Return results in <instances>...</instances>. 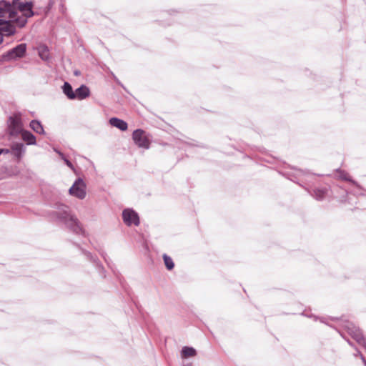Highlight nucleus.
<instances>
[{"mask_svg": "<svg viewBox=\"0 0 366 366\" xmlns=\"http://www.w3.org/2000/svg\"><path fill=\"white\" fill-rule=\"evenodd\" d=\"M26 152V148L22 143H14L11 147V154L20 161Z\"/></svg>", "mask_w": 366, "mask_h": 366, "instance_id": "10", "label": "nucleus"}, {"mask_svg": "<svg viewBox=\"0 0 366 366\" xmlns=\"http://www.w3.org/2000/svg\"><path fill=\"white\" fill-rule=\"evenodd\" d=\"M86 185L84 181L81 178H78L69 188V193L73 197L83 199L86 195Z\"/></svg>", "mask_w": 366, "mask_h": 366, "instance_id": "3", "label": "nucleus"}, {"mask_svg": "<svg viewBox=\"0 0 366 366\" xmlns=\"http://www.w3.org/2000/svg\"><path fill=\"white\" fill-rule=\"evenodd\" d=\"M304 174H305V172H304L303 171H302V170H300V169H299V170H297V174L298 176H302V175H303Z\"/></svg>", "mask_w": 366, "mask_h": 366, "instance_id": "27", "label": "nucleus"}, {"mask_svg": "<svg viewBox=\"0 0 366 366\" xmlns=\"http://www.w3.org/2000/svg\"><path fill=\"white\" fill-rule=\"evenodd\" d=\"M11 152V149H0V155L1 154H9Z\"/></svg>", "mask_w": 366, "mask_h": 366, "instance_id": "25", "label": "nucleus"}, {"mask_svg": "<svg viewBox=\"0 0 366 366\" xmlns=\"http://www.w3.org/2000/svg\"><path fill=\"white\" fill-rule=\"evenodd\" d=\"M109 123L112 127L118 128L121 131H126L128 128L127 123L119 118L112 117L109 119Z\"/></svg>", "mask_w": 366, "mask_h": 366, "instance_id": "11", "label": "nucleus"}, {"mask_svg": "<svg viewBox=\"0 0 366 366\" xmlns=\"http://www.w3.org/2000/svg\"><path fill=\"white\" fill-rule=\"evenodd\" d=\"M62 90L64 94L69 99H76V94L75 92L73 91L72 86L71 84L68 82H64Z\"/></svg>", "mask_w": 366, "mask_h": 366, "instance_id": "14", "label": "nucleus"}, {"mask_svg": "<svg viewBox=\"0 0 366 366\" xmlns=\"http://www.w3.org/2000/svg\"><path fill=\"white\" fill-rule=\"evenodd\" d=\"M54 151L59 154V156L61 157V159H64L66 158L64 154L62 152H61L59 150H58L57 149L54 148Z\"/></svg>", "mask_w": 366, "mask_h": 366, "instance_id": "22", "label": "nucleus"}, {"mask_svg": "<svg viewBox=\"0 0 366 366\" xmlns=\"http://www.w3.org/2000/svg\"><path fill=\"white\" fill-rule=\"evenodd\" d=\"M327 189H316L314 191V197L317 200H322L327 194Z\"/></svg>", "mask_w": 366, "mask_h": 366, "instance_id": "18", "label": "nucleus"}, {"mask_svg": "<svg viewBox=\"0 0 366 366\" xmlns=\"http://www.w3.org/2000/svg\"><path fill=\"white\" fill-rule=\"evenodd\" d=\"M56 219L64 223L72 232L80 234L82 232L81 227L77 218L71 213L68 206L61 204L58 210L54 212Z\"/></svg>", "mask_w": 366, "mask_h": 366, "instance_id": "2", "label": "nucleus"}, {"mask_svg": "<svg viewBox=\"0 0 366 366\" xmlns=\"http://www.w3.org/2000/svg\"><path fill=\"white\" fill-rule=\"evenodd\" d=\"M54 151L59 154V156L61 157V159H64L66 158L64 154L62 152H61L59 150H58L57 149L54 148Z\"/></svg>", "mask_w": 366, "mask_h": 366, "instance_id": "24", "label": "nucleus"}, {"mask_svg": "<svg viewBox=\"0 0 366 366\" xmlns=\"http://www.w3.org/2000/svg\"><path fill=\"white\" fill-rule=\"evenodd\" d=\"M76 94V99H78L79 100H82L86 99L90 95V91L89 89L85 86L81 85L80 87L76 89L75 91Z\"/></svg>", "mask_w": 366, "mask_h": 366, "instance_id": "12", "label": "nucleus"}, {"mask_svg": "<svg viewBox=\"0 0 366 366\" xmlns=\"http://www.w3.org/2000/svg\"><path fill=\"white\" fill-rule=\"evenodd\" d=\"M74 74L75 76H79L80 74V72L79 71H75Z\"/></svg>", "mask_w": 366, "mask_h": 366, "instance_id": "29", "label": "nucleus"}, {"mask_svg": "<svg viewBox=\"0 0 366 366\" xmlns=\"http://www.w3.org/2000/svg\"><path fill=\"white\" fill-rule=\"evenodd\" d=\"M122 219L127 226H139L140 224L139 217L133 209L127 208L122 212Z\"/></svg>", "mask_w": 366, "mask_h": 366, "instance_id": "5", "label": "nucleus"}, {"mask_svg": "<svg viewBox=\"0 0 366 366\" xmlns=\"http://www.w3.org/2000/svg\"><path fill=\"white\" fill-rule=\"evenodd\" d=\"M26 51V44H21L8 51L2 55L4 61H9L19 58H21L25 55Z\"/></svg>", "mask_w": 366, "mask_h": 366, "instance_id": "4", "label": "nucleus"}, {"mask_svg": "<svg viewBox=\"0 0 366 366\" xmlns=\"http://www.w3.org/2000/svg\"><path fill=\"white\" fill-rule=\"evenodd\" d=\"M21 138L27 145H35L36 144L35 136L29 131L23 130L21 132Z\"/></svg>", "mask_w": 366, "mask_h": 366, "instance_id": "13", "label": "nucleus"}, {"mask_svg": "<svg viewBox=\"0 0 366 366\" xmlns=\"http://www.w3.org/2000/svg\"><path fill=\"white\" fill-rule=\"evenodd\" d=\"M3 35L0 33V44L3 42Z\"/></svg>", "mask_w": 366, "mask_h": 366, "instance_id": "28", "label": "nucleus"}, {"mask_svg": "<svg viewBox=\"0 0 366 366\" xmlns=\"http://www.w3.org/2000/svg\"><path fill=\"white\" fill-rule=\"evenodd\" d=\"M32 8V2L0 1V33L4 36H11L16 34V27H24L28 19L34 14Z\"/></svg>", "mask_w": 366, "mask_h": 366, "instance_id": "1", "label": "nucleus"}, {"mask_svg": "<svg viewBox=\"0 0 366 366\" xmlns=\"http://www.w3.org/2000/svg\"><path fill=\"white\" fill-rule=\"evenodd\" d=\"M29 125H30V127L31 128V129L34 132H35L36 133L40 134H44V130L43 126L41 125L40 122H39L37 120H32L30 122Z\"/></svg>", "mask_w": 366, "mask_h": 366, "instance_id": "16", "label": "nucleus"}, {"mask_svg": "<svg viewBox=\"0 0 366 366\" xmlns=\"http://www.w3.org/2000/svg\"><path fill=\"white\" fill-rule=\"evenodd\" d=\"M132 139L139 147L146 149L149 148L150 140L144 130L137 129L134 131L132 134Z\"/></svg>", "mask_w": 366, "mask_h": 366, "instance_id": "7", "label": "nucleus"}, {"mask_svg": "<svg viewBox=\"0 0 366 366\" xmlns=\"http://www.w3.org/2000/svg\"><path fill=\"white\" fill-rule=\"evenodd\" d=\"M39 55L43 60H47L49 58V49L45 45H41L38 48Z\"/></svg>", "mask_w": 366, "mask_h": 366, "instance_id": "17", "label": "nucleus"}, {"mask_svg": "<svg viewBox=\"0 0 366 366\" xmlns=\"http://www.w3.org/2000/svg\"><path fill=\"white\" fill-rule=\"evenodd\" d=\"M197 355L196 350L192 347H183L181 351V356L182 358H187L194 357Z\"/></svg>", "mask_w": 366, "mask_h": 366, "instance_id": "15", "label": "nucleus"}, {"mask_svg": "<svg viewBox=\"0 0 366 366\" xmlns=\"http://www.w3.org/2000/svg\"><path fill=\"white\" fill-rule=\"evenodd\" d=\"M358 354L360 355V358H361V360H362V362L364 363L365 366H366V360H365V357H364V356H363L362 354H360V352H358Z\"/></svg>", "mask_w": 366, "mask_h": 366, "instance_id": "26", "label": "nucleus"}, {"mask_svg": "<svg viewBox=\"0 0 366 366\" xmlns=\"http://www.w3.org/2000/svg\"><path fill=\"white\" fill-rule=\"evenodd\" d=\"M163 259L167 269L171 270L174 268V264L172 259L170 257H169L166 254H164Z\"/></svg>", "mask_w": 366, "mask_h": 366, "instance_id": "19", "label": "nucleus"}, {"mask_svg": "<svg viewBox=\"0 0 366 366\" xmlns=\"http://www.w3.org/2000/svg\"><path fill=\"white\" fill-rule=\"evenodd\" d=\"M336 172L337 174V177L338 179H342L344 181L350 182L357 188V189L358 190L356 192L357 194H363V193L362 192V187L357 182L352 179L347 172H346L344 170H341V169H337Z\"/></svg>", "mask_w": 366, "mask_h": 366, "instance_id": "9", "label": "nucleus"}, {"mask_svg": "<svg viewBox=\"0 0 366 366\" xmlns=\"http://www.w3.org/2000/svg\"><path fill=\"white\" fill-rule=\"evenodd\" d=\"M63 160H64V162H65V164H66V165H67V166H68L71 169L74 170V167L73 164H71V162L69 160H68V159H66V157L65 159H64Z\"/></svg>", "mask_w": 366, "mask_h": 366, "instance_id": "20", "label": "nucleus"}, {"mask_svg": "<svg viewBox=\"0 0 366 366\" xmlns=\"http://www.w3.org/2000/svg\"><path fill=\"white\" fill-rule=\"evenodd\" d=\"M348 334L357 341V342L366 348V340L364 338L360 330L352 322H347L345 325Z\"/></svg>", "mask_w": 366, "mask_h": 366, "instance_id": "6", "label": "nucleus"}, {"mask_svg": "<svg viewBox=\"0 0 366 366\" xmlns=\"http://www.w3.org/2000/svg\"><path fill=\"white\" fill-rule=\"evenodd\" d=\"M9 127L11 134H17L22 132V124L19 117H10L8 120Z\"/></svg>", "mask_w": 366, "mask_h": 366, "instance_id": "8", "label": "nucleus"}, {"mask_svg": "<svg viewBox=\"0 0 366 366\" xmlns=\"http://www.w3.org/2000/svg\"><path fill=\"white\" fill-rule=\"evenodd\" d=\"M54 151L59 154V156L61 157V159H64L66 158L64 154L62 152H61L59 150H58L57 149L54 148Z\"/></svg>", "mask_w": 366, "mask_h": 366, "instance_id": "21", "label": "nucleus"}, {"mask_svg": "<svg viewBox=\"0 0 366 366\" xmlns=\"http://www.w3.org/2000/svg\"><path fill=\"white\" fill-rule=\"evenodd\" d=\"M54 151L59 154V156L61 157V159H64L66 158L64 154L62 152H61L59 150H58L57 149L54 148Z\"/></svg>", "mask_w": 366, "mask_h": 366, "instance_id": "23", "label": "nucleus"}]
</instances>
